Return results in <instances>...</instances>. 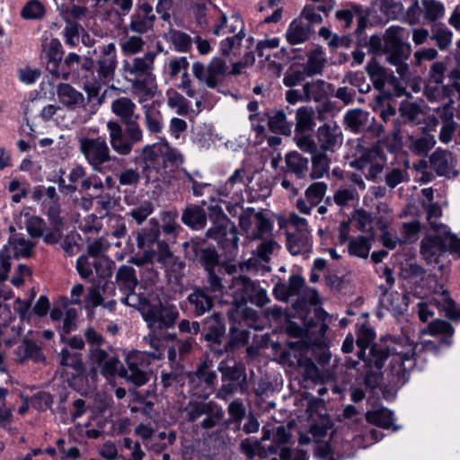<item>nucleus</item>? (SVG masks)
Segmentation results:
<instances>
[{
  "label": "nucleus",
  "instance_id": "nucleus-1",
  "mask_svg": "<svg viewBox=\"0 0 460 460\" xmlns=\"http://www.w3.org/2000/svg\"><path fill=\"white\" fill-rule=\"evenodd\" d=\"M375 331L362 325L357 338L358 357L364 361L367 386L376 388L382 380V368L388 360L390 374L396 385H403L409 380V372L414 367L418 345L405 337L388 336L372 344Z\"/></svg>",
  "mask_w": 460,
  "mask_h": 460
},
{
  "label": "nucleus",
  "instance_id": "nucleus-2",
  "mask_svg": "<svg viewBox=\"0 0 460 460\" xmlns=\"http://www.w3.org/2000/svg\"><path fill=\"white\" fill-rule=\"evenodd\" d=\"M235 24H228L227 17L218 13L217 23L214 26L215 36H226L220 42V53L230 61L234 58L244 59L246 64H253L255 57L253 52L254 39L246 37L243 22L239 17H232Z\"/></svg>",
  "mask_w": 460,
  "mask_h": 460
},
{
  "label": "nucleus",
  "instance_id": "nucleus-3",
  "mask_svg": "<svg viewBox=\"0 0 460 460\" xmlns=\"http://www.w3.org/2000/svg\"><path fill=\"white\" fill-rule=\"evenodd\" d=\"M157 53L147 51L141 57L131 60H123L120 73L125 81L129 83L137 94L153 96L155 94V59Z\"/></svg>",
  "mask_w": 460,
  "mask_h": 460
},
{
  "label": "nucleus",
  "instance_id": "nucleus-4",
  "mask_svg": "<svg viewBox=\"0 0 460 460\" xmlns=\"http://www.w3.org/2000/svg\"><path fill=\"white\" fill-rule=\"evenodd\" d=\"M78 149L92 170L98 173L115 172L125 164L123 158L111 154L103 137H79Z\"/></svg>",
  "mask_w": 460,
  "mask_h": 460
},
{
  "label": "nucleus",
  "instance_id": "nucleus-5",
  "mask_svg": "<svg viewBox=\"0 0 460 460\" xmlns=\"http://www.w3.org/2000/svg\"><path fill=\"white\" fill-rule=\"evenodd\" d=\"M139 119H133L122 122L125 128L115 120L107 122L109 143L111 149L120 156L129 155L136 145L144 141V130L138 122Z\"/></svg>",
  "mask_w": 460,
  "mask_h": 460
},
{
  "label": "nucleus",
  "instance_id": "nucleus-6",
  "mask_svg": "<svg viewBox=\"0 0 460 460\" xmlns=\"http://www.w3.org/2000/svg\"><path fill=\"white\" fill-rule=\"evenodd\" d=\"M403 29L400 26H391L385 32V60L395 67L396 73L402 79L410 75L408 59L411 53V44L402 40Z\"/></svg>",
  "mask_w": 460,
  "mask_h": 460
},
{
  "label": "nucleus",
  "instance_id": "nucleus-7",
  "mask_svg": "<svg viewBox=\"0 0 460 460\" xmlns=\"http://www.w3.org/2000/svg\"><path fill=\"white\" fill-rule=\"evenodd\" d=\"M179 317L177 306L167 301H150L142 310V318L149 331L154 332L174 327Z\"/></svg>",
  "mask_w": 460,
  "mask_h": 460
},
{
  "label": "nucleus",
  "instance_id": "nucleus-8",
  "mask_svg": "<svg viewBox=\"0 0 460 460\" xmlns=\"http://www.w3.org/2000/svg\"><path fill=\"white\" fill-rule=\"evenodd\" d=\"M217 370L222 376V384L216 394L217 399L227 400L229 396L237 392L247 393L248 383L244 364L235 362L233 366H229L226 361H221Z\"/></svg>",
  "mask_w": 460,
  "mask_h": 460
},
{
  "label": "nucleus",
  "instance_id": "nucleus-9",
  "mask_svg": "<svg viewBox=\"0 0 460 460\" xmlns=\"http://www.w3.org/2000/svg\"><path fill=\"white\" fill-rule=\"evenodd\" d=\"M100 55L96 60L84 57L83 70L91 72L96 80L110 82L113 79L118 66L116 45L110 42L99 47Z\"/></svg>",
  "mask_w": 460,
  "mask_h": 460
},
{
  "label": "nucleus",
  "instance_id": "nucleus-10",
  "mask_svg": "<svg viewBox=\"0 0 460 460\" xmlns=\"http://www.w3.org/2000/svg\"><path fill=\"white\" fill-rule=\"evenodd\" d=\"M206 237L215 240L225 251L226 256L234 257L238 252V232L235 226L225 216H217L211 227L206 232Z\"/></svg>",
  "mask_w": 460,
  "mask_h": 460
},
{
  "label": "nucleus",
  "instance_id": "nucleus-11",
  "mask_svg": "<svg viewBox=\"0 0 460 460\" xmlns=\"http://www.w3.org/2000/svg\"><path fill=\"white\" fill-rule=\"evenodd\" d=\"M206 237L215 240L225 251L226 256L234 257L238 252V232L235 226L225 216H217L211 227L206 232Z\"/></svg>",
  "mask_w": 460,
  "mask_h": 460
},
{
  "label": "nucleus",
  "instance_id": "nucleus-12",
  "mask_svg": "<svg viewBox=\"0 0 460 460\" xmlns=\"http://www.w3.org/2000/svg\"><path fill=\"white\" fill-rule=\"evenodd\" d=\"M206 237L215 240L225 251L226 256L234 257L238 252V232L235 226L225 216H217L211 227L206 232Z\"/></svg>",
  "mask_w": 460,
  "mask_h": 460
},
{
  "label": "nucleus",
  "instance_id": "nucleus-13",
  "mask_svg": "<svg viewBox=\"0 0 460 460\" xmlns=\"http://www.w3.org/2000/svg\"><path fill=\"white\" fill-rule=\"evenodd\" d=\"M150 364L146 351H132L126 356L125 365L120 367L119 376L137 386H142L151 377Z\"/></svg>",
  "mask_w": 460,
  "mask_h": 460
},
{
  "label": "nucleus",
  "instance_id": "nucleus-14",
  "mask_svg": "<svg viewBox=\"0 0 460 460\" xmlns=\"http://www.w3.org/2000/svg\"><path fill=\"white\" fill-rule=\"evenodd\" d=\"M194 77L209 89L222 86L228 75V65L223 57H214L208 64L196 61L192 64Z\"/></svg>",
  "mask_w": 460,
  "mask_h": 460
},
{
  "label": "nucleus",
  "instance_id": "nucleus-15",
  "mask_svg": "<svg viewBox=\"0 0 460 460\" xmlns=\"http://www.w3.org/2000/svg\"><path fill=\"white\" fill-rule=\"evenodd\" d=\"M453 90L450 86L444 84V82L427 81L424 88V95L431 103H439L434 107L441 119H454V101L451 99Z\"/></svg>",
  "mask_w": 460,
  "mask_h": 460
},
{
  "label": "nucleus",
  "instance_id": "nucleus-16",
  "mask_svg": "<svg viewBox=\"0 0 460 460\" xmlns=\"http://www.w3.org/2000/svg\"><path fill=\"white\" fill-rule=\"evenodd\" d=\"M230 288L234 294L240 295L243 303L249 301L258 307H262L270 301L267 290L245 276L233 278Z\"/></svg>",
  "mask_w": 460,
  "mask_h": 460
},
{
  "label": "nucleus",
  "instance_id": "nucleus-17",
  "mask_svg": "<svg viewBox=\"0 0 460 460\" xmlns=\"http://www.w3.org/2000/svg\"><path fill=\"white\" fill-rule=\"evenodd\" d=\"M417 314L421 322H427L434 315V308L442 309L447 318L460 321V309L456 307L454 300L447 292H443L438 297L420 300L417 304Z\"/></svg>",
  "mask_w": 460,
  "mask_h": 460
},
{
  "label": "nucleus",
  "instance_id": "nucleus-18",
  "mask_svg": "<svg viewBox=\"0 0 460 460\" xmlns=\"http://www.w3.org/2000/svg\"><path fill=\"white\" fill-rule=\"evenodd\" d=\"M239 226L247 237L252 240L261 239L272 230V223L266 215L252 208L243 210L239 216Z\"/></svg>",
  "mask_w": 460,
  "mask_h": 460
},
{
  "label": "nucleus",
  "instance_id": "nucleus-19",
  "mask_svg": "<svg viewBox=\"0 0 460 460\" xmlns=\"http://www.w3.org/2000/svg\"><path fill=\"white\" fill-rule=\"evenodd\" d=\"M156 16L152 4L148 2L138 1L129 16L127 31L138 35H145L154 31Z\"/></svg>",
  "mask_w": 460,
  "mask_h": 460
},
{
  "label": "nucleus",
  "instance_id": "nucleus-20",
  "mask_svg": "<svg viewBox=\"0 0 460 460\" xmlns=\"http://www.w3.org/2000/svg\"><path fill=\"white\" fill-rule=\"evenodd\" d=\"M427 332L434 337L433 340H424L421 347L425 351H438L443 346L451 344L454 330L450 323L444 320H435L427 327Z\"/></svg>",
  "mask_w": 460,
  "mask_h": 460
},
{
  "label": "nucleus",
  "instance_id": "nucleus-21",
  "mask_svg": "<svg viewBox=\"0 0 460 460\" xmlns=\"http://www.w3.org/2000/svg\"><path fill=\"white\" fill-rule=\"evenodd\" d=\"M429 162L432 171L438 176L448 179L455 178L458 175L456 170V156L450 151L442 148H437L429 156Z\"/></svg>",
  "mask_w": 460,
  "mask_h": 460
},
{
  "label": "nucleus",
  "instance_id": "nucleus-22",
  "mask_svg": "<svg viewBox=\"0 0 460 460\" xmlns=\"http://www.w3.org/2000/svg\"><path fill=\"white\" fill-rule=\"evenodd\" d=\"M213 296L201 287H194L186 299L181 303V308L194 316L205 314L213 308Z\"/></svg>",
  "mask_w": 460,
  "mask_h": 460
},
{
  "label": "nucleus",
  "instance_id": "nucleus-23",
  "mask_svg": "<svg viewBox=\"0 0 460 460\" xmlns=\"http://www.w3.org/2000/svg\"><path fill=\"white\" fill-rule=\"evenodd\" d=\"M249 181L248 172L243 167L237 168L229 176L225 183L217 188V193L220 196L231 198V199L238 203L243 200V190L247 186Z\"/></svg>",
  "mask_w": 460,
  "mask_h": 460
},
{
  "label": "nucleus",
  "instance_id": "nucleus-24",
  "mask_svg": "<svg viewBox=\"0 0 460 460\" xmlns=\"http://www.w3.org/2000/svg\"><path fill=\"white\" fill-rule=\"evenodd\" d=\"M366 71L376 90L383 92L386 85L394 90L399 89L400 82L394 72L380 65L376 58L367 63Z\"/></svg>",
  "mask_w": 460,
  "mask_h": 460
},
{
  "label": "nucleus",
  "instance_id": "nucleus-25",
  "mask_svg": "<svg viewBox=\"0 0 460 460\" xmlns=\"http://www.w3.org/2000/svg\"><path fill=\"white\" fill-rule=\"evenodd\" d=\"M317 144L321 152L334 153L343 142L342 131L336 123H324L316 132Z\"/></svg>",
  "mask_w": 460,
  "mask_h": 460
},
{
  "label": "nucleus",
  "instance_id": "nucleus-26",
  "mask_svg": "<svg viewBox=\"0 0 460 460\" xmlns=\"http://www.w3.org/2000/svg\"><path fill=\"white\" fill-rule=\"evenodd\" d=\"M354 18H357V28L355 33L360 35L367 27V18L363 13V7L360 4L351 3L344 8L335 12V19L344 30L349 29Z\"/></svg>",
  "mask_w": 460,
  "mask_h": 460
},
{
  "label": "nucleus",
  "instance_id": "nucleus-27",
  "mask_svg": "<svg viewBox=\"0 0 460 460\" xmlns=\"http://www.w3.org/2000/svg\"><path fill=\"white\" fill-rule=\"evenodd\" d=\"M446 252V241L442 233L435 232L422 239L420 253L424 260L429 263H438V259Z\"/></svg>",
  "mask_w": 460,
  "mask_h": 460
},
{
  "label": "nucleus",
  "instance_id": "nucleus-28",
  "mask_svg": "<svg viewBox=\"0 0 460 460\" xmlns=\"http://www.w3.org/2000/svg\"><path fill=\"white\" fill-rule=\"evenodd\" d=\"M44 52L48 59V69L49 72L63 80L68 79V72L59 69L64 53L59 40L52 39L44 46Z\"/></svg>",
  "mask_w": 460,
  "mask_h": 460
},
{
  "label": "nucleus",
  "instance_id": "nucleus-29",
  "mask_svg": "<svg viewBox=\"0 0 460 460\" xmlns=\"http://www.w3.org/2000/svg\"><path fill=\"white\" fill-rule=\"evenodd\" d=\"M279 248L278 243L271 239L261 242L253 251L252 257L247 261V268H261L264 271H270V267L268 266V263L270 262V255Z\"/></svg>",
  "mask_w": 460,
  "mask_h": 460
},
{
  "label": "nucleus",
  "instance_id": "nucleus-30",
  "mask_svg": "<svg viewBox=\"0 0 460 460\" xmlns=\"http://www.w3.org/2000/svg\"><path fill=\"white\" fill-rule=\"evenodd\" d=\"M59 102L69 111L85 110V96L69 84L61 83L57 86Z\"/></svg>",
  "mask_w": 460,
  "mask_h": 460
},
{
  "label": "nucleus",
  "instance_id": "nucleus-31",
  "mask_svg": "<svg viewBox=\"0 0 460 460\" xmlns=\"http://www.w3.org/2000/svg\"><path fill=\"white\" fill-rule=\"evenodd\" d=\"M305 285V279L298 274L289 276L288 282L279 280L273 288L275 297L283 302H288L290 297L299 296L302 288Z\"/></svg>",
  "mask_w": 460,
  "mask_h": 460
},
{
  "label": "nucleus",
  "instance_id": "nucleus-32",
  "mask_svg": "<svg viewBox=\"0 0 460 460\" xmlns=\"http://www.w3.org/2000/svg\"><path fill=\"white\" fill-rule=\"evenodd\" d=\"M313 31L309 22H305L304 19H295L286 31V39L291 45L302 44L310 39Z\"/></svg>",
  "mask_w": 460,
  "mask_h": 460
},
{
  "label": "nucleus",
  "instance_id": "nucleus-33",
  "mask_svg": "<svg viewBox=\"0 0 460 460\" xmlns=\"http://www.w3.org/2000/svg\"><path fill=\"white\" fill-rule=\"evenodd\" d=\"M108 82H101V80H96L93 77V82L85 83L84 84V90L86 93L85 97V110L87 107H90L88 117L84 119L86 121L90 117L94 114L97 111V108L102 104L104 102V94H100L102 86Z\"/></svg>",
  "mask_w": 460,
  "mask_h": 460
},
{
  "label": "nucleus",
  "instance_id": "nucleus-34",
  "mask_svg": "<svg viewBox=\"0 0 460 460\" xmlns=\"http://www.w3.org/2000/svg\"><path fill=\"white\" fill-rule=\"evenodd\" d=\"M286 172L294 174L297 179H305L309 173V160L296 151L285 155Z\"/></svg>",
  "mask_w": 460,
  "mask_h": 460
},
{
  "label": "nucleus",
  "instance_id": "nucleus-35",
  "mask_svg": "<svg viewBox=\"0 0 460 460\" xmlns=\"http://www.w3.org/2000/svg\"><path fill=\"white\" fill-rule=\"evenodd\" d=\"M164 138L159 142L144 146L139 151V159L143 163L144 170L156 168L162 164Z\"/></svg>",
  "mask_w": 460,
  "mask_h": 460
},
{
  "label": "nucleus",
  "instance_id": "nucleus-36",
  "mask_svg": "<svg viewBox=\"0 0 460 460\" xmlns=\"http://www.w3.org/2000/svg\"><path fill=\"white\" fill-rule=\"evenodd\" d=\"M181 220L191 230L199 231L205 228L207 215L203 208L197 205H190L182 210Z\"/></svg>",
  "mask_w": 460,
  "mask_h": 460
},
{
  "label": "nucleus",
  "instance_id": "nucleus-37",
  "mask_svg": "<svg viewBox=\"0 0 460 460\" xmlns=\"http://www.w3.org/2000/svg\"><path fill=\"white\" fill-rule=\"evenodd\" d=\"M327 59L321 48H316L307 54L306 61L302 65V70L307 77L321 75L325 67Z\"/></svg>",
  "mask_w": 460,
  "mask_h": 460
},
{
  "label": "nucleus",
  "instance_id": "nucleus-38",
  "mask_svg": "<svg viewBox=\"0 0 460 460\" xmlns=\"http://www.w3.org/2000/svg\"><path fill=\"white\" fill-rule=\"evenodd\" d=\"M366 420L382 429L393 428L394 431L401 429V426L394 423V413L385 407L367 411L365 414Z\"/></svg>",
  "mask_w": 460,
  "mask_h": 460
},
{
  "label": "nucleus",
  "instance_id": "nucleus-39",
  "mask_svg": "<svg viewBox=\"0 0 460 460\" xmlns=\"http://www.w3.org/2000/svg\"><path fill=\"white\" fill-rule=\"evenodd\" d=\"M436 143L434 135L424 132L420 135L410 136L407 139V147L416 155H426Z\"/></svg>",
  "mask_w": 460,
  "mask_h": 460
},
{
  "label": "nucleus",
  "instance_id": "nucleus-40",
  "mask_svg": "<svg viewBox=\"0 0 460 460\" xmlns=\"http://www.w3.org/2000/svg\"><path fill=\"white\" fill-rule=\"evenodd\" d=\"M111 109L121 122L140 118V115L136 112V103L128 97L122 96L113 100Z\"/></svg>",
  "mask_w": 460,
  "mask_h": 460
},
{
  "label": "nucleus",
  "instance_id": "nucleus-41",
  "mask_svg": "<svg viewBox=\"0 0 460 460\" xmlns=\"http://www.w3.org/2000/svg\"><path fill=\"white\" fill-rule=\"evenodd\" d=\"M332 88V84L321 80H313L310 82H306L303 84V89L305 96V102H323L327 96L328 92Z\"/></svg>",
  "mask_w": 460,
  "mask_h": 460
},
{
  "label": "nucleus",
  "instance_id": "nucleus-42",
  "mask_svg": "<svg viewBox=\"0 0 460 460\" xmlns=\"http://www.w3.org/2000/svg\"><path fill=\"white\" fill-rule=\"evenodd\" d=\"M155 256L156 261L167 270H181L185 266V263L182 261L174 256L173 252L170 250L169 245L164 241L157 242Z\"/></svg>",
  "mask_w": 460,
  "mask_h": 460
},
{
  "label": "nucleus",
  "instance_id": "nucleus-43",
  "mask_svg": "<svg viewBox=\"0 0 460 460\" xmlns=\"http://www.w3.org/2000/svg\"><path fill=\"white\" fill-rule=\"evenodd\" d=\"M115 282L120 292H130L136 289L139 281L132 266L121 265L116 272Z\"/></svg>",
  "mask_w": 460,
  "mask_h": 460
},
{
  "label": "nucleus",
  "instance_id": "nucleus-44",
  "mask_svg": "<svg viewBox=\"0 0 460 460\" xmlns=\"http://www.w3.org/2000/svg\"><path fill=\"white\" fill-rule=\"evenodd\" d=\"M144 122L147 131L151 135H158L164 129L163 114L159 109L153 104L143 106Z\"/></svg>",
  "mask_w": 460,
  "mask_h": 460
},
{
  "label": "nucleus",
  "instance_id": "nucleus-45",
  "mask_svg": "<svg viewBox=\"0 0 460 460\" xmlns=\"http://www.w3.org/2000/svg\"><path fill=\"white\" fill-rule=\"evenodd\" d=\"M314 110L311 106L299 107L296 111L295 134L309 133L315 126Z\"/></svg>",
  "mask_w": 460,
  "mask_h": 460
},
{
  "label": "nucleus",
  "instance_id": "nucleus-46",
  "mask_svg": "<svg viewBox=\"0 0 460 460\" xmlns=\"http://www.w3.org/2000/svg\"><path fill=\"white\" fill-rule=\"evenodd\" d=\"M343 120L351 132L359 133L367 128L369 113L361 109L349 110L344 115Z\"/></svg>",
  "mask_w": 460,
  "mask_h": 460
},
{
  "label": "nucleus",
  "instance_id": "nucleus-47",
  "mask_svg": "<svg viewBox=\"0 0 460 460\" xmlns=\"http://www.w3.org/2000/svg\"><path fill=\"white\" fill-rule=\"evenodd\" d=\"M380 303L385 309L391 311L393 314H400L407 309L409 296L386 290L381 296Z\"/></svg>",
  "mask_w": 460,
  "mask_h": 460
},
{
  "label": "nucleus",
  "instance_id": "nucleus-48",
  "mask_svg": "<svg viewBox=\"0 0 460 460\" xmlns=\"http://www.w3.org/2000/svg\"><path fill=\"white\" fill-rule=\"evenodd\" d=\"M204 338L208 341L219 343L223 337L226 327L219 314H214L204 321Z\"/></svg>",
  "mask_w": 460,
  "mask_h": 460
},
{
  "label": "nucleus",
  "instance_id": "nucleus-49",
  "mask_svg": "<svg viewBox=\"0 0 460 460\" xmlns=\"http://www.w3.org/2000/svg\"><path fill=\"white\" fill-rule=\"evenodd\" d=\"M119 45L124 56H134L143 51L146 41L141 35H128V31L119 38Z\"/></svg>",
  "mask_w": 460,
  "mask_h": 460
},
{
  "label": "nucleus",
  "instance_id": "nucleus-50",
  "mask_svg": "<svg viewBox=\"0 0 460 460\" xmlns=\"http://www.w3.org/2000/svg\"><path fill=\"white\" fill-rule=\"evenodd\" d=\"M287 247L292 255L303 254L311 249L310 234L288 233Z\"/></svg>",
  "mask_w": 460,
  "mask_h": 460
},
{
  "label": "nucleus",
  "instance_id": "nucleus-51",
  "mask_svg": "<svg viewBox=\"0 0 460 460\" xmlns=\"http://www.w3.org/2000/svg\"><path fill=\"white\" fill-rule=\"evenodd\" d=\"M268 124L273 133L289 136L292 132V123L288 121L287 115L283 111H273L268 116Z\"/></svg>",
  "mask_w": 460,
  "mask_h": 460
},
{
  "label": "nucleus",
  "instance_id": "nucleus-52",
  "mask_svg": "<svg viewBox=\"0 0 460 460\" xmlns=\"http://www.w3.org/2000/svg\"><path fill=\"white\" fill-rule=\"evenodd\" d=\"M150 227L149 228H142L137 234V246L139 249H144L146 247L151 246L153 243L158 242V238L160 235L159 225L155 219H151L149 221Z\"/></svg>",
  "mask_w": 460,
  "mask_h": 460
},
{
  "label": "nucleus",
  "instance_id": "nucleus-53",
  "mask_svg": "<svg viewBox=\"0 0 460 460\" xmlns=\"http://www.w3.org/2000/svg\"><path fill=\"white\" fill-rule=\"evenodd\" d=\"M212 364L208 360H204L199 364L196 371L190 377L192 384H204L207 387L212 386L217 380V374L211 370Z\"/></svg>",
  "mask_w": 460,
  "mask_h": 460
},
{
  "label": "nucleus",
  "instance_id": "nucleus-54",
  "mask_svg": "<svg viewBox=\"0 0 460 460\" xmlns=\"http://www.w3.org/2000/svg\"><path fill=\"white\" fill-rule=\"evenodd\" d=\"M60 365L64 367L71 368L73 371L70 374L72 377L81 375L84 371V364L81 358V354L77 352H71L67 349H63L59 354Z\"/></svg>",
  "mask_w": 460,
  "mask_h": 460
},
{
  "label": "nucleus",
  "instance_id": "nucleus-55",
  "mask_svg": "<svg viewBox=\"0 0 460 460\" xmlns=\"http://www.w3.org/2000/svg\"><path fill=\"white\" fill-rule=\"evenodd\" d=\"M215 408L216 402L212 401H190L184 407L183 411L186 413L188 420L190 422H194L206 413L213 411V409Z\"/></svg>",
  "mask_w": 460,
  "mask_h": 460
},
{
  "label": "nucleus",
  "instance_id": "nucleus-56",
  "mask_svg": "<svg viewBox=\"0 0 460 460\" xmlns=\"http://www.w3.org/2000/svg\"><path fill=\"white\" fill-rule=\"evenodd\" d=\"M223 274L221 269L209 270L206 271L205 284L201 288L215 296L222 295L225 292L226 286L223 283Z\"/></svg>",
  "mask_w": 460,
  "mask_h": 460
},
{
  "label": "nucleus",
  "instance_id": "nucleus-57",
  "mask_svg": "<svg viewBox=\"0 0 460 460\" xmlns=\"http://www.w3.org/2000/svg\"><path fill=\"white\" fill-rule=\"evenodd\" d=\"M430 39L439 50H447L452 45L453 32L445 24H437L431 28Z\"/></svg>",
  "mask_w": 460,
  "mask_h": 460
},
{
  "label": "nucleus",
  "instance_id": "nucleus-58",
  "mask_svg": "<svg viewBox=\"0 0 460 460\" xmlns=\"http://www.w3.org/2000/svg\"><path fill=\"white\" fill-rule=\"evenodd\" d=\"M371 240L364 235H358L349 241L348 253L350 256L367 259L371 250Z\"/></svg>",
  "mask_w": 460,
  "mask_h": 460
},
{
  "label": "nucleus",
  "instance_id": "nucleus-59",
  "mask_svg": "<svg viewBox=\"0 0 460 460\" xmlns=\"http://www.w3.org/2000/svg\"><path fill=\"white\" fill-rule=\"evenodd\" d=\"M385 155L378 147H373L366 150L362 155L352 162L351 165L362 172L366 171V167L384 160Z\"/></svg>",
  "mask_w": 460,
  "mask_h": 460
},
{
  "label": "nucleus",
  "instance_id": "nucleus-60",
  "mask_svg": "<svg viewBox=\"0 0 460 460\" xmlns=\"http://www.w3.org/2000/svg\"><path fill=\"white\" fill-rule=\"evenodd\" d=\"M4 246H7L8 249L6 252L11 256V250L13 251V255L14 257H23L27 258L31 255V243L30 241L14 235L11 237L8 241V243Z\"/></svg>",
  "mask_w": 460,
  "mask_h": 460
},
{
  "label": "nucleus",
  "instance_id": "nucleus-61",
  "mask_svg": "<svg viewBox=\"0 0 460 460\" xmlns=\"http://www.w3.org/2000/svg\"><path fill=\"white\" fill-rule=\"evenodd\" d=\"M330 169V159L324 152H319L312 156V170L309 173L312 179L323 178Z\"/></svg>",
  "mask_w": 460,
  "mask_h": 460
},
{
  "label": "nucleus",
  "instance_id": "nucleus-62",
  "mask_svg": "<svg viewBox=\"0 0 460 460\" xmlns=\"http://www.w3.org/2000/svg\"><path fill=\"white\" fill-rule=\"evenodd\" d=\"M380 13L388 20H396L403 15L404 6L400 0H378Z\"/></svg>",
  "mask_w": 460,
  "mask_h": 460
},
{
  "label": "nucleus",
  "instance_id": "nucleus-63",
  "mask_svg": "<svg viewBox=\"0 0 460 460\" xmlns=\"http://www.w3.org/2000/svg\"><path fill=\"white\" fill-rule=\"evenodd\" d=\"M410 181V176L405 168L400 167H393L387 168L385 173L384 181L385 186L390 190H394L399 184L403 182H408Z\"/></svg>",
  "mask_w": 460,
  "mask_h": 460
},
{
  "label": "nucleus",
  "instance_id": "nucleus-64",
  "mask_svg": "<svg viewBox=\"0 0 460 460\" xmlns=\"http://www.w3.org/2000/svg\"><path fill=\"white\" fill-rule=\"evenodd\" d=\"M206 241L200 237H193L189 241H186L182 243L183 252L185 257L189 261H192L194 262L199 259L201 253L206 249Z\"/></svg>",
  "mask_w": 460,
  "mask_h": 460
}]
</instances>
